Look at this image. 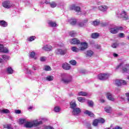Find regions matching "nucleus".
<instances>
[{
    "mask_svg": "<svg viewBox=\"0 0 129 129\" xmlns=\"http://www.w3.org/2000/svg\"><path fill=\"white\" fill-rule=\"evenodd\" d=\"M27 122V120L25 118L19 119L20 124H23V123H26Z\"/></svg>",
    "mask_w": 129,
    "mask_h": 129,
    "instance_id": "obj_36",
    "label": "nucleus"
},
{
    "mask_svg": "<svg viewBox=\"0 0 129 129\" xmlns=\"http://www.w3.org/2000/svg\"><path fill=\"white\" fill-rule=\"evenodd\" d=\"M122 72L123 73H128L129 72V66L127 67V68H123L122 69Z\"/></svg>",
    "mask_w": 129,
    "mask_h": 129,
    "instance_id": "obj_38",
    "label": "nucleus"
},
{
    "mask_svg": "<svg viewBox=\"0 0 129 129\" xmlns=\"http://www.w3.org/2000/svg\"><path fill=\"white\" fill-rule=\"evenodd\" d=\"M51 8H56L57 6V4H56V3L54 2H52L49 4Z\"/></svg>",
    "mask_w": 129,
    "mask_h": 129,
    "instance_id": "obj_40",
    "label": "nucleus"
},
{
    "mask_svg": "<svg viewBox=\"0 0 129 129\" xmlns=\"http://www.w3.org/2000/svg\"><path fill=\"white\" fill-rule=\"evenodd\" d=\"M2 53H9V49H8V48H7L6 47H4V46H3V48L2 49V50H1Z\"/></svg>",
    "mask_w": 129,
    "mask_h": 129,
    "instance_id": "obj_37",
    "label": "nucleus"
},
{
    "mask_svg": "<svg viewBox=\"0 0 129 129\" xmlns=\"http://www.w3.org/2000/svg\"><path fill=\"white\" fill-rule=\"evenodd\" d=\"M62 68L64 70H70V69H71V67L69 65H62Z\"/></svg>",
    "mask_w": 129,
    "mask_h": 129,
    "instance_id": "obj_30",
    "label": "nucleus"
},
{
    "mask_svg": "<svg viewBox=\"0 0 129 129\" xmlns=\"http://www.w3.org/2000/svg\"><path fill=\"white\" fill-rule=\"evenodd\" d=\"M71 11H75L76 13H79L80 12V11L81 10V8H80V7L76 6L75 5H73L70 7Z\"/></svg>",
    "mask_w": 129,
    "mask_h": 129,
    "instance_id": "obj_7",
    "label": "nucleus"
},
{
    "mask_svg": "<svg viewBox=\"0 0 129 129\" xmlns=\"http://www.w3.org/2000/svg\"><path fill=\"white\" fill-rule=\"evenodd\" d=\"M6 72L7 74H13L14 73V70L11 67H8L6 69Z\"/></svg>",
    "mask_w": 129,
    "mask_h": 129,
    "instance_id": "obj_18",
    "label": "nucleus"
},
{
    "mask_svg": "<svg viewBox=\"0 0 129 129\" xmlns=\"http://www.w3.org/2000/svg\"><path fill=\"white\" fill-rule=\"evenodd\" d=\"M43 50L44 51H51L52 50V46L49 45H46L42 47Z\"/></svg>",
    "mask_w": 129,
    "mask_h": 129,
    "instance_id": "obj_14",
    "label": "nucleus"
},
{
    "mask_svg": "<svg viewBox=\"0 0 129 129\" xmlns=\"http://www.w3.org/2000/svg\"><path fill=\"white\" fill-rule=\"evenodd\" d=\"M0 26L4 28H6L8 26V22L5 20H0Z\"/></svg>",
    "mask_w": 129,
    "mask_h": 129,
    "instance_id": "obj_16",
    "label": "nucleus"
},
{
    "mask_svg": "<svg viewBox=\"0 0 129 129\" xmlns=\"http://www.w3.org/2000/svg\"><path fill=\"white\" fill-rule=\"evenodd\" d=\"M79 27H84L85 26V24L84 22H81L79 23Z\"/></svg>",
    "mask_w": 129,
    "mask_h": 129,
    "instance_id": "obj_51",
    "label": "nucleus"
},
{
    "mask_svg": "<svg viewBox=\"0 0 129 129\" xmlns=\"http://www.w3.org/2000/svg\"><path fill=\"white\" fill-rule=\"evenodd\" d=\"M113 129H122V128H121V127H119L118 126H116L115 127L113 128Z\"/></svg>",
    "mask_w": 129,
    "mask_h": 129,
    "instance_id": "obj_55",
    "label": "nucleus"
},
{
    "mask_svg": "<svg viewBox=\"0 0 129 129\" xmlns=\"http://www.w3.org/2000/svg\"><path fill=\"white\" fill-rule=\"evenodd\" d=\"M24 71H25V73L27 74H32V72L28 68L25 67L24 69Z\"/></svg>",
    "mask_w": 129,
    "mask_h": 129,
    "instance_id": "obj_33",
    "label": "nucleus"
},
{
    "mask_svg": "<svg viewBox=\"0 0 129 129\" xmlns=\"http://www.w3.org/2000/svg\"><path fill=\"white\" fill-rule=\"evenodd\" d=\"M60 107L59 106H55L54 107V111L55 112H59L60 111Z\"/></svg>",
    "mask_w": 129,
    "mask_h": 129,
    "instance_id": "obj_44",
    "label": "nucleus"
},
{
    "mask_svg": "<svg viewBox=\"0 0 129 129\" xmlns=\"http://www.w3.org/2000/svg\"><path fill=\"white\" fill-rule=\"evenodd\" d=\"M98 120L99 121V123H104V122L105 121V120H104V119L102 118L98 119Z\"/></svg>",
    "mask_w": 129,
    "mask_h": 129,
    "instance_id": "obj_46",
    "label": "nucleus"
},
{
    "mask_svg": "<svg viewBox=\"0 0 129 129\" xmlns=\"http://www.w3.org/2000/svg\"><path fill=\"white\" fill-rule=\"evenodd\" d=\"M118 46V43L117 42H114L112 45L111 47L114 48H117V46Z\"/></svg>",
    "mask_w": 129,
    "mask_h": 129,
    "instance_id": "obj_43",
    "label": "nucleus"
},
{
    "mask_svg": "<svg viewBox=\"0 0 129 129\" xmlns=\"http://www.w3.org/2000/svg\"><path fill=\"white\" fill-rule=\"evenodd\" d=\"M44 129H54V127L51 126H46L44 127Z\"/></svg>",
    "mask_w": 129,
    "mask_h": 129,
    "instance_id": "obj_52",
    "label": "nucleus"
},
{
    "mask_svg": "<svg viewBox=\"0 0 129 129\" xmlns=\"http://www.w3.org/2000/svg\"><path fill=\"white\" fill-rule=\"evenodd\" d=\"M88 104L89 106H93V102L92 101L89 100L88 101Z\"/></svg>",
    "mask_w": 129,
    "mask_h": 129,
    "instance_id": "obj_47",
    "label": "nucleus"
},
{
    "mask_svg": "<svg viewBox=\"0 0 129 129\" xmlns=\"http://www.w3.org/2000/svg\"><path fill=\"white\" fill-rule=\"evenodd\" d=\"M78 94L80 96H87V95H88V94L87 93L83 91H81L79 92Z\"/></svg>",
    "mask_w": 129,
    "mask_h": 129,
    "instance_id": "obj_25",
    "label": "nucleus"
},
{
    "mask_svg": "<svg viewBox=\"0 0 129 129\" xmlns=\"http://www.w3.org/2000/svg\"><path fill=\"white\" fill-rule=\"evenodd\" d=\"M99 24H100V21L99 20H96L92 22V25L95 27H96L97 26H98Z\"/></svg>",
    "mask_w": 129,
    "mask_h": 129,
    "instance_id": "obj_22",
    "label": "nucleus"
},
{
    "mask_svg": "<svg viewBox=\"0 0 129 129\" xmlns=\"http://www.w3.org/2000/svg\"><path fill=\"white\" fill-rule=\"evenodd\" d=\"M45 4H46V5H50V2H49V1H47V0L45 1Z\"/></svg>",
    "mask_w": 129,
    "mask_h": 129,
    "instance_id": "obj_57",
    "label": "nucleus"
},
{
    "mask_svg": "<svg viewBox=\"0 0 129 129\" xmlns=\"http://www.w3.org/2000/svg\"><path fill=\"white\" fill-rule=\"evenodd\" d=\"M100 100V102H102V103L105 102V100H104V99H101Z\"/></svg>",
    "mask_w": 129,
    "mask_h": 129,
    "instance_id": "obj_59",
    "label": "nucleus"
},
{
    "mask_svg": "<svg viewBox=\"0 0 129 129\" xmlns=\"http://www.w3.org/2000/svg\"><path fill=\"white\" fill-rule=\"evenodd\" d=\"M4 62V59L0 57V63Z\"/></svg>",
    "mask_w": 129,
    "mask_h": 129,
    "instance_id": "obj_60",
    "label": "nucleus"
},
{
    "mask_svg": "<svg viewBox=\"0 0 129 129\" xmlns=\"http://www.w3.org/2000/svg\"><path fill=\"white\" fill-rule=\"evenodd\" d=\"M123 30V27H116L115 28H109V31L111 34H117L119 31H122Z\"/></svg>",
    "mask_w": 129,
    "mask_h": 129,
    "instance_id": "obj_4",
    "label": "nucleus"
},
{
    "mask_svg": "<svg viewBox=\"0 0 129 129\" xmlns=\"http://www.w3.org/2000/svg\"><path fill=\"white\" fill-rule=\"evenodd\" d=\"M77 23V20L76 19H71L70 24L72 26H74V25H76Z\"/></svg>",
    "mask_w": 129,
    "mask_h": 129,
    "instance_id": "obj_31",
    "label": "nucleus"
},
{
    "mask_svg": "<svg viewBox=\"0 0 129 129\" xmlns=\"http://www.w3.org/2000/svg\"><path fill=\"white\" fill-rule=\"evenodd\" d=\"M71 44H72L73 45H78V44H80V40L76 38H74L72 39Z\"/></svg>",
    "mask_w": 129,
    "mask_h": 129,
    "instance_id": "obj_10",
    "label": "nucleus"
},
{
    "mask_svg": "<svg viewBox=\"0 0 129 129\" xmlns=\"http://www.w3.org/2000/svg\"><path fill=\"white\" fill-rule=\"evenodd\" d=\"M4 128H7V129H14L13 128V127H12V124H7L4 125Z\"/></svg>",
    "mask_w": 129,
    "mask_h": 129,
    "instance_id": "obj_29",
    "label": "nucleus"
},
{
    "mask_svg": "<svg viewBox=\"0 0 129 129\" xmlns=\"http://www.w3.org/2000/svg\"><path fill=\"white\" fill-rule=\"evenodd\" d=\"M3 48H4V45L0 44V51H2V50H3Z\"/></svg>",
    "mask_w": 129,
    "mask_h": 129,
    "instance_id": "obj_56",
    "label": "nucleus"
},
{
    "mask_svg": "<svg viewBox=\"0 0 129 129\" xmlns=\"http://www.w3.org/2000/svg\"><path fill=\"white\" fill-rule=\"evenodd\" d=\"M62 65H69V64L65 62V63H63Z\"/></svg>",
    "mask_w": 129,
    "mask_h": 129,
    "instance_id": "obj_62",
    "label": "nucleus"
},
{
    "mask_svg": "<svg viewBox=\"0 0 129 129\" xmlns=\"http://www.w3.org/2000/svg\"><path fill=\"white\" fill-rule=\"evenodd\" d=\"M118 37L119 38H124V37H125V35L124 33H121L118 34Z\"/></svg>",
    "mask_w": 129,
    "mask_h": 129,
    "instance_id": "obj_48",
    "label": "nucleus"
},
{
    "mask_svg": "<svg viewBox=\"0 0 129 129\" xmlns=\"http://www.w3.org/2000/svg\"><path fill=\"white\" fill-rule=\"evenodd\" d=\"M105 111L107 112V113H111L112 111V109L110 106H107L104 108Z\"/></svg>",
    "mask_w": 129,
    "mask_h": 129,
    "instance_id": "obj_20",
    "label": "nucleus"
},
{
    "mask_svg": "<svg viewBox=\"0 0 129 129\" xmlns=\"http://www.w3.org/2000/svg\"><path fill=\"white\" fill-rule=\"evenodd\" d=\"M32 108H33V107H32L28 108L29 109H32Z\"/></svg>",
    "mask_w": 129,
    "mask_h": 129,
    "instance_id": "obj_63",
    "label": "nucleus"
},
{
    "mask_svg": "<svg viewBox=\"0 0 129 129\" xmlns=\"http://www.w3.org/2000/svg\"><path fill=\"white\" fill-rule=\"evenodd\" d=\"M2 57L4 60H5L6 61H8L10 59V56L7 55H2Z\"/></svg>",
    "mask_w": 129,
    "mask_h": 129,
    "instance_id": "obj_35",
    "label": "nucleus"
},
{
    "mask_svg": "<svg viewBox=\"0 0 129 129\" xmlns=\"http://www.w3.org/2000/svg\"><path fill=\"white\" fill-rule=\"evenodd\" d=\"M106 97L108 99H109V100H110L111 101H114V98L111 93L107 92L106 93Z\"/></svg>",
    "mask_w": 129,
    "mask_h": 129,
    "instance_id": "obj_11",
    "label": "nucleus"
},
{
    "mask_svg": "<svg viewBox=\"0 0 129 129\" xmlns=\"http://www.w3.org/2000/svg\"><path fill=\"white\" fill-rule=\"evenodd\" d=\"M85 114H88V115H89V116H91L92 117L93 116V115H94V114H93V113H92V112H90L88 110H86L84 112Z\"/></svg>",
    "mask_w": 129,
    "mask_h": 129,
    "instance_id": "obj_27",
    "label": "nucleus"
},
{
    "mask_svg": "<svg viewBox=\"0 0 129 129\" xmlns=\"http://www.w3.org/2000/svg\"><path fill=\"white\" fill-rule=\"evenodd\" d=\"M82 46L80 47V49L73 46L72 47L71 50L73 52H75V53H77V52H79V51H84V50H86L88 45L86 42H82L81 43Z\"/></svg>",
    "mask_w": 129,
    "mask_h": 129,
    "instance_id": "obj_3",
    "label": "nucleus"
},
{
    "mask_svg": "<svg viewBox=\"0 0 129 129\" xmlns=\"http://www.w3.org/2000/svg\"><path fill=\"white\" fill-rule=\"evenodd\" d=\"M88 22V19H85L84 20V22L83 23H84V24H85V23H87Z\"/></svg>",
    "mask_w": 129,
    "mask_h": 129,
    "instance_id": "obj_58",
    "label": "nucleus"
},
{
    "mask_svg": "<svg viewBox=\"0 0 129 129\" xmlns=\"http://www.w3.org/2000/svg\"><path fill=\"white\" fill-rule=\"evenodd\" d=\"M109 74H100L98 75V78L100 80H107L109 78Z\"/></svg>",
    "mask_w": 129,
    "mask_h": 129,
    "instance_id": "obj_5",
    "label": "nucleus"
},
{
    "mask_svg": "<svg viewBox=\"0 0 129 129\" xmlns=\"http://www.w3.org/2000/svg\"><path fill=\"white\" fill-rule=\"evenodd\" d=\"M125 95L127 97V99L128 101H129V93H126L125 94Z\"/></svg>",
    "mask_w": 129,
    "mask_h": 129,
    "instance_id": "obj_54",
    "label": "nucleus"
},
{
    "mask_svg": "<svg viewBox=\"0 0 129 129\" xmlns=\"http://www.w3.org/2000/svg\"><path fill=\"white\" fill-rule=\"evenodd\" d=\"M113 57L116 58V57H118V54H117V53H113Z\"/></svg>",
    "mask_w": 129,
    "mask_h": 129,
    "instance_id": "obj_53",
    "label": "nucleus"
},
{
    "mask_svg": "<svg viewBox=\"0 0 129 129\" xmlns=\"http://www.w3.org/2000/svg\"><path fill=\"white\" fill-rule=\"evenodd\" d=\"M35 56H36V53L35 52L32 51L30 53L31 58L34 59V60H36L37 59V57Z\"/></svg>",
    "mask_w": 129,
    "mask_h": 129,
    "instance_id": "obj_28",
    "label": "nucleus"
},
{
    "mask_svg": "<svg viewBox=\"0 0 129 129\" xmlns=\"http://www.w3.org/2000/svg\"><path fill=\"white\" fill-rule=\"evenodd\" d=\"M32 69H33V70H36V67H35V66H33L32 67Z\"/></svg>",
    "mask_w": 129,
    "mask_h": 129,
    "instance_id": "obj_61",
    "label": "nucleus"
},
{
    "mask_svg": "<svg viewBox=\"0 0 129 129\" xmlns=\"http://www.w3.org/2000/svg\"><path fill=\"white\" fill-rule=\"evenodd\" d=\"M115 84L117 86H121V85H126L127 82L123 80H116L115 81Z\"/></svg>",
    "mask_w": 129,
    "mask_h": 129,
    "instance_id": "obj_6",
    "label": "nucleus"
},
{
    "mask_svg": "<svg viewBox=\"0 0 129 129\" xmlns=\"http://www.w3.org/2000/svg\"><path fill=\"white\" fill-rule=\"evenodd\" d=\"M44 70L45 71H51V67L49 66H46L45 67Z\"/></svg>",
    "mask_w": 129,
    "mask_h": 129,
    "instance_id": "obj_45",
    "label": "nucleus"
},
{
    "mask_svg": "<svg viewBox=\"0 0 129 129\" xmlns=\"http://www.w3.org/2000/svg\"><path fill=\"white\" fill-rule=\"evenodd\" d=\"M1 113H10V110L7 109H4L0 110Z\"/></svg>",
    "mask_w": 129,
    "mask_h": 129,
    "instance_id": "obj_34",
    "label": "nucleus"
},
{
    "mask_svg": "<svg viewBox=\"0 0 129 129\" xmlns=\"http://www.w3.org/2000/svg\"><path fill=\"white\" fill-rule=\"evenodd\" d=\"M48 25L52 28L57 26V24L56 23V22H54L52 21L48 22Z\"/></svg>",
    "mask_w": 129,
    "mask_h": 129,
    "instance_id": "obj_24",
    "label": "nucleus"
},
{
    "mask_svg": "<svg viewBox=\"0 0 129 129\" xmlns=\"http://www.w3.org/2000/svg\"><path fill=\"white\" fill-rule=\"evenodd\" d=\"M35 40H36V36H31L27 39L29 42H32V41H35Z\"/></svg>",
    "mask_w": 129,
    "mask_h": 129,
    "instance_id": "obj_32",
    "label": "nucleus"
},
{
    "mask_svg": "<svg viewBox=\"0 0 129 129\" xmlns=\"http://www.w3.org/2000/svg\"><path fill=\"white\" fill-rule=\"evenodd\" d=\"M40 60L41 62H44V61H46V57L42 56L40 57Z\"/></svg>",
    "mask_w": 129,
    "mask_h": 129,
    "instance_id": "obj_49",
    "label": "nucleus"
},
{
    "mask_svg": "<svg viewBox=\"0 0 129 129\" xmlns=\"http://www.w3.org/2000/svg\"><path fill=\"white\" fill-rule=\"evenodd\" d=\"M46 80L47 81H52L54 80L53 76H48L45 78Z\"/></svg>",
    "mask_w": 129,
    "mask_h": 129,
    "instance_id": "obj_26",
    "label": "nucleus"
},
{
    "mask_svg": "<svg viewBox=\"0 0 129 129\" xmlns=\"http://www.w3.org/2000/svg\"><path fill=\"white\" fill-rule=\"evenodd\" d=\"M67 52V50H62L60 49H57L56 50V54H59L60 55H65Z\"/></svg>",
    "mask_w": 129,
    "mask_h": 129,
    "instance_id": "obj_12",
    "label": "nucleus"
},
{
    "mask_svg": "<svg viewBox=\"0 0 129 129\" xmlns=\"http://www.w3.org/2000/svg\"><path fill=\"white\" fill-rule=\"evenodd\" d=\"M78 100L80 102H85V99L84 98H82V97H78Z\"/></svg>",
    "mask_w": 129,
    "mask_h": 129,
    "instance_id": "obj_41",
    "label": "nucleus"
},
{
    "mask_svg": "<svg viewBox=\"0 0 129 129\" xmlns=\"http://www.w3.org/2000/svg\"><path fill=\"white\" fill-rule=\"evenodd\" d=\"M121 17L123 19V20H128V17L126 16V12L124 11L121 12Z\"/></svg>",
    "mask_w": 129,
    "mask_h": 129,
    "instance_id": "obj_19",
    "label": "nucleus"
},
{
    "mask_svg": "<svg viewBox=\"0 0 129 129\" xmlns=\"http://www.w3.org/2000/svg\"><path fill=\"white\" fill-rule=\"evenodd\" d=\"M69 63L71 64V65H76L77 64V62L76 60L74 59H72V60H70Z\"/></svg>",
    "mask_w": 129,
    "mask_h": 129,
    "instance_id": "obj_42",
    "label": "nucleus"
},
{
    "mask_svg": "<svg viewBox=\"0 0 129 129\" xmlns=\"http://www.w3.org/2000/svg\"><path fill=\"white\" fill-rule=\"evenodd\" d=\"M107 9H108V8L105 5H102L98 7V9L99 11H101V12H105Z\"/></svg>",
    "mask_w": 129,
    "mask_h": 129,
    "instance_id": "obj_13",
    "label": "nucleus"
},
{
    "mask_svg": "<svg viewBox=\"0 0 129 129\" xmlns=\"http://www.w3.org/2000/svg\"><path fill=\"white\" fill-rule=\"evenodd\" d=\"M69 35L70 37H75L77 35V33L75 31H72L69 32Z\"/></svg>",
    "mask_w": 129,
    "mask_h": 129,
    "instance_id": "obj_23",
    "label": "nucleus"
},
{
    "mask_svg": "<svg viewBox=\"0 0 129 129\" xmlns=\"http://www.w3.org/2000/svg\"><path fill=\"white\" fill-rule=\"evenodd\" d=\"M99 37V33H94L91 34V38L93 39H97Z\"/></svg>",
    "mask_w": 129,
    "mask_h": 129,
    "instance_id": "obj_21",
    "label": "nucleus"
},
{
    "mask_svg": "<svg viewBox=\"0 0 129 129\" xmlns=\"http://www.w3.org/2000/svg\"><path fill=\"white\" fill-rule=\"evenodd\" d=\"M127 79L129 80V76L127 77Z\"/></svg>",
    "mask_w": 129,
    "mask_h": 129,
    "instance_id": "obj_64",
    "label": "nucleus"
},
{
    "mask_svg": "<svg viewBox=\"0 0 129 129\" xmlns=\"http://www.w3.org/2000/svg\"><path fill=\"white\" fill-rule=\"evenodd\" d=\"M81 112V109L80 108H75V109H73V114H74V115H78L79 114H80Z\"/></svg>",
    "mask_w": 129,
    "mask_h": 129,
    "instance_id": "obj_8",
    "label": "nucleus"
},
{
    "mask_svg": "<svg viewBox=\"0 0 129 129\" xmlns=\"http://www.w3.org/2000/svg\"><path fill=\"white\" fill-rule=\"evenodd\" d=\"M43 122L42 121H39L38 119L33 120L31 121H26V123L24 124V126L27 127V128H31V127H33V126H38L40 125V124H42Z\"/></svg>",
    "mask_w": 129,
    "mask_h": 129,
    "instance_id": "obj_2",
    "label": "nucleus"
},
{
    "mask_svg": "<svg viewBox=\"0 0 129 129\" xmlns=\"http://www.w3.org/2000/svg\"><path fill=\"white\" fill-rule=\"evenodd\" d=\"M85 54L87 57H89L90 58V57H92V56L93 55L94 52L92 50H87Z\"/></svg>",
    "mask_w": 129,
    "mask_h": 129,
    "instance_id": "obj_17",
    "label": "nucleus"
},
{
    "mask_svg": "<svg viewBox=\"0 0 129 129\" xmlns=\"http://www.w3.org/2000/svg\"><path fill=\"white\" fill-rule=\"evenodd\" d=\"M2 5L5 9H10L12 7L11 3H10V1L4 2L2 3Z\"/></svg>",
    "mask_w": 129,
    "mask_h": 129,
    "instance_id": "obj_9",
    "label": "nucleus"
},
{
    "mask_svg": "<svg viewBox=\"0 0 129 129\" xmlns=\"http://www.w3.org/2000/svg\"><path fill=\"white\" fill-rule=\"evenodd\" d=\"M98 123H99L98 119H95L93 122V124L94 126H97Z\"/></svg>",
    "mask_w": 129,
    "mask_h": 129,
    "instance_id": "obj_39",
    "label": "nucleus"
},
{
    "mask_svg": "<svg viewBox=\"0 0 129 129\" xmlns=\"http://www.w3.org/2000/svg\"><path fill=\"white\" fill-rule=\"evenodd\" d=\"M60 77L61 82H62L64 84H69L73 80L72 76L68 75V74L66 73L61 74Z\"/></svg>",
    "mask_w": 129,
    "mask_h": 129,
    "instance_id": "obj_1",
    "label": "nucleus"
},
{
    "mask_svg": "<svg viewBox=\"0 0 129 129\" xmlns=\"http://www.w3.org/2000/svg\"><path fill=\"white\" fill-rule=\"evenodd\" d=\"M21 112H22V111H21V110H15V113L16 114H20V113H21Z\"/></svg>",
    "mask_w": 129,
    "mask_h": 129,
    "instance_id": "obj_50",
    "label": "nucleus"
},
{
    "mask_svg": "<svg viewBox=\"0 0 129 129\" xmlns=\"http://www.w3.org/2000/svg\"><path fill=\"white\" fill-rule=\"evenodd\" d=\"M77 105H76V102H75V100H73L70 103V106H71V108H72V109H74L76 108Z\"/></svg>",
    "mask_w": 129,
    "mask_h": 129,
    "instance_id": "obj_15",
    "label": "nucleus"
}]
</instances>
